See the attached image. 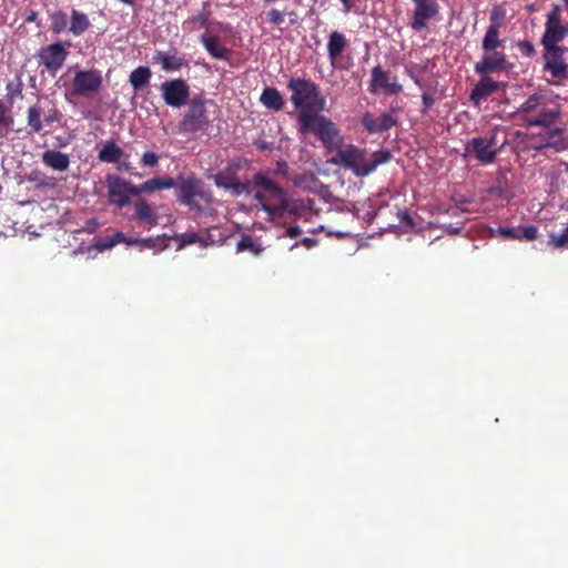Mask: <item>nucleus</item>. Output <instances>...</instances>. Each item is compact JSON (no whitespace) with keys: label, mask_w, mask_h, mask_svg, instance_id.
Listing matches in <instances>:
<instances>
[{"label":"nucleus","mask_w":568,"mask_h":568,"mask_svg":"<svg viewBox=\"0 0 568 568\" xmlns=\"http://www.w3.org/2000/svg\"><path fill=\"white\" fill-rule=\"evenodd\" d=\"M159 158L154 152H144L142 155V163L145 166H154L158 164Z\"/></svg>","instance_id":"obj_48"},{"label":"nucleus","mask_w":568,"mask_h":568,"mask_svg":"<svg viewBox=\"0 0 568 568\" xmlns=\"http://www.w3.org/2000/svg\"><path fill=\"white\" fill-rule=\"evenodd\" d=\"M90 20L84 12L72 9L69 26L70 33L75 37H80L90 28Z\"/></svg>","instance_id":"obj_25"},{"label":"nucleus","mask_w":568,"mask_h":568,"mask_svg":"<svg viewBox=\"0 0 568 568\" xmlns=\"http://www.w3.org/2000/svg\"><path fill=\"white\" fill-rule=\"evenodd\" d=\"M410 78L413 79V81L419 87V88H423V84L420 82V80L415 77L414 74H410Z\"/></svg>","instance_id":"obj_58"},{"label":"nucleus","mask_w":568,"mask_h":568,"mask_svg":"<svg viewBox=\"0 0 568 568\" xmlns=\"http://www.w3.org/2000/svg\"><path fill=\"white\" fill-rule=\"evenodd\" d=\"M302 233V229L300 226H291L285 231L284 236L294 239Z\"/></svg>","instance_id":"obj_52"},{"label":"nucleus","mask_w":568,"mask_h":568,"mask_svg":"<svg viewBox=\"0 0 568 568\" xmlns=\"http://www.w3.org/2000/svg\"><path fill=\"white\" fill-rule=\"evenodd\" d=\"M465 152L473 155L480 164H491L499 152V149L496 148V136L473 138L466 143Z\"/></svg>","instance_id":"obj_8"},{"label":"nucleus","mask_w":568,"mask_h":568,"mask_svg":"<svg viewBox=\"0 0 568 568\" xmlns=\"http://www.w3.org/2000/svg\"><path fill=\"white\" fill-rule=\"evenodd\" d=\"M123 241H126V236L122 232L118 231V232L113 233L112 235L100 240L97 243V248L100 252H102L104 250L112 248L116 244L123 243Z\"/></svg>","instance_id":"obj_33"},{"label":"nucleus","mask_w":568,"mask_h":568,"mask_svg":"<svg viewBox=\"0 0 568 568\" xmlns=\"http://www.w3.org/2000/svg\"><path fill=\"white\" fill-rule=\"evenodd\" d=\"M179 199L181 203L189 206L193 211H202L203 207L195 201L196 197L202 200L207 206L212 203V194L204 186L201 180L195 176L183 179L179 185Z\"/></svg>","instance_id":"obj_6"},{"label":"nucleus","mask_w":568,"mask_h":568,"mask_svg":"<svg viewBox=\"0 0 568 568\" xmlns=\"http://www.w3.org/2000/svg\"><path fill=\"white\" fill-rule=\"evenodd\" d=\"M371 84L373 89L375 88H384L389 93L396 94L403 90V87L397 82H389L387 73L379 67H375L372 70V81Z\"/></svg>","instance_id":"obj_22"},{"label":"nucleus","mask_w":568,"mask_h":568,"mask_svg":"<svg viewBox=\"0 0 568 568\" xmlns=\"http://www.w3.org/2000/svg\"><path fill=\"white\" fill-rule=\"evenodd\" d=\"M260 102L272 111H280L284 105L283 97L275 88H265L260 97Z\"/></svg>","instance_id":"obj_26"},{"label":"nucleus","mask_w":568,"mask_h":568,"mask_svg":"<svg viewBox=\"0 0 568 568\" xmlns=\"http://www.w3.org/2000/svg\"><path fill=\"white\" fill-rule=\"evenodd\" d=\"M506 18V10L501 6H494L490 11V21L491 24L488 28H496V30H500L504 24Z\"/></svg>","instance_id":"obj_35"},{"label":"nucleus","mask_w":568,"mask_h":568,"mask_svg":"<svg viewBox=\"0 0 568 568\" xmlns=\"http://www.w3.org/2000/svg\"><path fill=\"white\" fill-rule=\"evenodd\" d=\"M51 30L55 34H60L67 30L68 16L63 11H55L50 16Z\"/></svg>","instance_id":"obj_32"},{"label":"nucleus","mask_w":568,"mask_h":568,"mask_svg":"<svg viewBox=\"0 0 568 568\" xmlns=\"http://www.w3.org/2000/svg\"><path fill=\"white\" fill-rule=\"evenodd\" d=\"M348 42L346 37L338 31H332L327 41V54L333 68L347 69L349 61L344 62L343 52Z\"/></svg>","instance_id":"obj_14"},{"label":"nucleus","mask_w":568,"mask_h":568,"mask_svg":"<svg viewBox=\"0 0 568 568\" xmlns=\"http://www.w3.org/2000/svg\"><path fill=\"white\" fill-rule=\"evenodd\" d=\"M267 21L274 26H281L284 22V13L277 9L267 12Z\"/></svg>","instance_id":"obj_44"},{"label":"nucleus","mask_w":568,"mask_h":568,"mask_svg":"<svg viewBox=\"0 0 568 568\" xmlns=\"http://www.w3.org/2000/svg\"><path fill=\"white\" fill-rule=\"evenodd\" d=\"M108 185V196L110 203L124 207L130 201L128 196L126 181L119 176H108L106 179Z\"/></svg>","instance_id":"obj_18"},{"label":"nucleus","mask_w":568,"mask_h":568,"mask_svg":"<svg viewBox=\"0 0 568 568\" xmlns=\"http://www.w3.org/2000/svg\"><path fill=\"white\" fill-rule=\"evenodd\" d=\"M42 115H43V122L47 125H51L53 122H57L60 120V112L53 106L49 108L48 110L44 109V113Z\"/></svg>","instance_id":"obj_43"},{"label":"nucleus","mask_w":568,"mask_h":568,"mask_svg":"<svg viewBox=\"0 0 568 568\" xmlns=\"http://www.w3.org/2000/svg\"><path fill=\"white\" fill-rule=\"evenodd\" d=\"M538 236V229L534 225H529L519 231V239L521 241H534Z\"/></svg>","instance_id":"obj_42"},{"label":"nucleus","mask_w":568,"mask_h":568,"mask_svg":"<svg viewBox=\"0 0 568 568\" xmlns=\"http://www.w3.org/2000/svg\"><path fill=\"white\" fill-rule=\"evenodd\" d=\"M136 219L148 227L152 229L158 224V214L154 209L144 200H140L134 205Z\"/></svg>","instance_id":"obj_23"},{"label":"nucleus","mask_w":568,"mask_h":568,"mask_svg":"<svg viewBox=\"0 0 568 568\" xmlns=\"http://www.w3.org/2000/svg\"><path fill=\"white\" fill-rule=\"evenodd\" d=\"M67 57L68 50L60 42L43 47L38 53L39 63L51 74H55L62 68Z\"/></svg>","instance_id":"obj_12"},{"label":"nucleus","mask_w":568,"mask_h":568,"mask_svg":"<svg viewBox=\"0 0 568 568\" xmlns=\"http://www.w3.org/2000/svg\"><path fill=\"white\" fill-rule=\"evenodd\" d=\"M176 185L172 178H154L144 182L145 193H153L160 190L172 189Z\"/></svg>","instance_id":"obj_31"},{"label":"nucleus","mask_w":568,"mask_h":568,"mask_svg":"<svg viewBox=\"0 0 568 568\" xmlns=\"http://www.w3.org/2000/svg\"><path fill=\"white\" fill-rule=\"evenodd\" d=\"M507 67V58L503 51L495 49L493 51H484L481 59L475 63V72L486 74L505 70Z\"/></svg>","instance_id":"obj_15"},{"label":"nucleus","mask_w":568,"mask_h":568,"mask_svg":"<svg viewBox=\"0 0 568 568\" xmlns=\"http://www.w3.org/2000/svg\"><path fill=\"white\" fill-rule=\"evenodd\" d=\"M123 156V150L113 141L105 142L99 151L98 158L105 163H116Z\"/></svg>","instance_id":"obj_28"},{"label":"nucleus","mask_w":568,"mask_h":568,"mask_svg":"<svg viewBox=\"0 0 568 568\" xmlns=\"http://www.w3.org/2000/svg\"><path fill=\"white\" fill-rule=\"evenodd\" d=\"M362 123L368 133L374 134L387 131L396 125L397 116L394 110L382 113L377 118H374L371 113H365Z\"/></svg>","instance_id":"obj_16"},{"label":"nucleus","mask_w":568,"mask_h":568,"mask_svg":"<svg viewBox=\"0 0 568 568\" xmlns=\"http://www.w3.org/2000/svg\"><path fill=\"white\" fill-rule=\"evenodd\" d=\"M490 234L493 236H503L505 239H519V231L514 227L500 226L497 229H491Z\"/></svg>","instance_id":"obj_39"},{"label":"nucleus","mask_w":568,"mask_h":568,"mask_svg":"<svg viewBox=\"0 0 568 568\" xmlns=\"http://www.w3.org/2000/svg\"><path fill=\"white\" fill-rule=\"evenodd\" d=\"M499 82L494 81L489 77H483L474 87L469 99L476 106H479L483 100L487 99L494 92L499 90Z\"/></svg>","instance_id":"obj_20"},{"label":"nucleus","mask_w":568,"mask_h":568,"mask_svg":"<svg viewBox=\"0 0 568 568\" xmlns=\"http://www.w3.org/2000/svg\"><path fill=\"white\" fill-rule=\"evenodd\" d=\"M251 191L261 207L271 219L287 212L295 214L296 209L287 199L286 192L273 179L264 173H256L251 180Z\"/></svg>","instance_id":"obj_1"},{"label":"nucleus","mask_w":568,"mask_h":568,"mask_svg":"<svg viewBox=\"0 0 568 568\" xmlns=\"http://www.w3.org/2000/svg\"><path fill=\"white\" fill-rule=\"evenodd\" d=\"M13 123V119L10 114L9 108L3 101L0 100V126L9 128Z\"/></svg>","instance_id":"obj_40"},{"label":"nucleus","mask_w":568,"mask_h":568,"mask_svg":"<svg viewBox=\"0 0 568 568\" xmlns=\"http://www.w3.org/2000/svg\"><path fill=\"white\" fill-rule=\"evenodd\" d=\"M343 4V12H351L359 0H339Z\"/></svg>","instance_id":"obj_51"},{"label":"nucleus","mask_w":568,"mask_h":568,"mask_svg":"<svg viewBox=\"0 0 568 568\" xmlns=\"http://www.w3.org/2000/svg\"><path fill=\"white\" fill-rule=\"evenodd\" d=\"M517 115L529 126H549L559 112L547 109L542 95L532 94L518 108Z\"/></svg>","instance_id":"obj_5"},{"label":"nucleus","mask_w":568,"mask_h":568,"mask_svg":"<svg viewBox=\"0 0 568 568\" xmlns=\"http://www.w3.org/2000/svg\"><path fill=\"white\" fill-rule=\"evenodd\" d=\"M160 90L163 101L171 108H182L190 98V87L180 78L163 82Z\"/></svg>","instance_id":"obj_9"},{"label":"nucleus","mask_w":568,"mask_h":568,"mask_svg":"<svg viewBox=\"0 0 568 568\" xmlns=\"http://www.w3.org/2000/svg\"><path fill=\"white\" fill-rule=\"evenodd\" d=\"M298 131L316 135L328 153H335L344 145L343 135L336 124L321 114L302 113L298 116Z\"/></svg>","instance_id":"obj_3"},{"label":"nucleus","mask_w":568,"mask_h":568,"mask_svg":"<svg viewBox=\"0 0 568 568\" xmlns=\"http://www.w3.org/2000/svg\"><path fill=\"white\" fill-rule=\"evenodd\" d=\"M213 179L216 186L229 191V189L232 186V184L237 178L233 173L220 172L215 174Z\"/></svg>","instance_id":"obj_38"},{"label":"nucleus","mask_w":568,"mask_h":568,"mask_svg":"<svg viewBox=\"0 0 568 568\" xmlns=\"http://www.w3.org/2000/svg\"><path fill=\"white\" fill-rule=\"evenodd\" d=\"M521 48L528 53L531 54L534 52V47L529 42H525L521 44Z\"/></svg>","instance_id":"obj_56"},{"label":"nucleus","mask_w":568,"mask_h":568,"mask_svg":"<svg viewBox=\"0 0 568 568\" xmlns=\"http://www.w3.org/2000/svg\"><path fill=\"white\" fill-rule=\"evenodd\" d=\"M236 247H237V251H239V252L250 251V252H252L254 255H258V254L263 251V248H262L261 244H260V243H257L256 241H254V240H253L251 236H248V235L243 236V237L239 241V243H237Z\"/></svg>","instance_id":"obj_34"},{"label":"nucleus","mask_w":568,"mask_h":568,"mask_svg":"<svg viewBox=\"0 0 568 568\" xmlns=\"http://www.w3.org/2000/svg\"><path fill=\"white\" fill-rule=\"evenodd\" d=\"M123 244L126 246L138 245L139 246V239L128 237L126 241H123Z\"/></svg>","instance_id":"obj_55"},{"label":"nucleus","mask_w":568,"mask_h":568,"mask_svg":"<svg viewBox=\"0 0 568 568\" xmlns=\"http://www.w3.org/2000/svg\"><path fill=\"white\" fill-rule=\"evenodd\" d=\"M207 124L204 102L201 98H194L185 112L180 128L183 132H196Z\"/></svg>","instance_id":"obj_11"},{"label":"nucleus","mask_w":568,"mask_h":568,"mask_svg":"<svg viewBox=\"0 0 568 568\" xmlns=\"http://www.w3.org/2000/svg\"><path fill=\"white\" fill-rule=\"evenodd\" d=\"M44 113V108L40 104H34L28 109V125L31 128L32 132L39 133L43 125L41 118Z\"/></svg>","instance_id":"obj_30"},{"label":"nucleus","mask_w":568,"mask_h":568,"mask_svg":"<svg viewBox=\"0 0 568 568\" xmlns=\"http://www.w3.org/2000/svg\"><path fill=\"white\" fill-rule=\"evenodd\" d=\"M504 47V41L499 38V30L496 28H487L486 33L481 41L484 51H493Z\"/></svg>","instance_id":"obj_29"},{"label":"nucleus","mask_w":568,"mask_h":568,"mask_svg":"<svg viewBox=\"0 0 568 568\" xmlns=\"http://www.w3.org/2000/svg\"><path fill=\"white\" fill-rule=\"evenodd\" d=\"M433 104H434V99L430 95H428V94H423L424 111H426L429 108H432Z\"/></svg>","instance_id":"obj_54"},{"label":"nucleus","mask_w":568,"mask_h":568,"mask_svg":"<svg viewBox=\"0 0 568 568\" xmlns=\"http://www.w3.org/2000/svg\"><path fill=\"white\" fill-rule=\"evenodd\" d=\"M102 73L97 69L78 71L72 81V93L89 97L102 87Z\"/></svg>","instance_id":"obj_10"},{"label":"nucleus","mask_w":568,"mask_h":568,"mask_svg":"<svg viewBox=\"0 0 568 568\" xmlns=\"http://www.w3.org/2000/svg\"><path fill=\"white\" fill-rule=\"evenodd\" d=\"M126 189H128V196L129 199L131 196H138L142 193H145V190H144V183L140 184V185H134L130 182L126 181Z\"/></svg>","instance_id":"obj_47"},{"label":"nucleus","mask_w":568,"mask_h":568,"mask_svg":"<svg viewBox=\"0 0 568 568\" xmlns=\"http://www.w3.org/2000/svg\"><path fill=\"white\" fill-rule=\"evenodd\" d=\"M139 247L140 250L143 248H158V250H164L166 247L165 237H146V239H139Z\"/></svg>","instance_id":"obj_37"},{"label":"nucleus","mask_w":568,"mask_h":568,"mask_svg":"<svg viewBox=\"0 0 568 568\" xmlns=\"http://www.w3.org/2000/svg\"><path fill=\"white\" fill-rule=\"evenodd\" d=\"M548 243L554 248H568V226L561 233H551Z\"/></svg>","instance_id":"obj_36"},{"label":"nucleus","mask_w":568,"mask_h":568,"mask_svg":"<svg viewBox=\"0 0 568 568\" xmlns=\"http://www.w3.org/2000/svg\"><path fill=\"white\" fill-rule=\"evenodd\" d=\"M201 42L204 45L205 50L213 57L219 60H226L230 53V50L224 47L220 39L215 36H202Z\"/></svg>","instance_id":"obj_24"},{"label":"nucleus","mask_w":568,"mask_h":568,"mask_svg":"<svg viewBox=\"0 0 568 568\" xmlns=\"http://www.w3.org/2000/svg\"><path fill=\"white\" fill-rule=\"evenodd\" d=\"M121 2H123L124 4H129V6H133L139 0H120Z\"/></svg>","instance_id":"obj_59"},{"label":"nucleus","mask_w":568,"mask_h":568,"mask_svg":"<svg viewBox=\"0 0 568 568\" xmlns=\"http://www.w3.org/2000/svg\"><path fill=\"white\" fill-rule=\"evenodd\" d=\"M415 10L410 28L420 31L427 27L428 21L439 13V6L436 0H413Z\"/></svg>","instance_id":"obj_13"},{"label":"nucleus","mask_w":568,"mask_h":568,"mask_svg":"<svg viewBox=\"0 0 568 568\" xmlns=\"http://www.w3.org/2000/svg\"><path fill=\"white\" fill-rule=\"evenodd\" d=\"M568 34V23L561 20V9L559 6H552L547 14L545 23V33L541 39L544 48L556 47Z\"/></svg>","instance_id":"obj_7"},{"label":"nucleus","mask_w":568,"mask_h":568,"mask_svg":"<svg viewBox=\"0 0 568 568\" xmlns=\"http://www.w3.org/2000/svg\"><path fill=\"white\" fill-rule=\"evenodd\" d=\"M545 69L555 78H562L567 73L568 64L564 59V49L556 45L545 48Z\"/></svg>","instance_id":"obj_17"},{"label":"nucleus","mask_w":568,"mask_h":568,"mask_svg":"<svg viewBox=\"0 0 568 568\" xmlns=\"http://www.w3.org/2000/svg\"><path fill=\"white\" fill-rule=\"evenodd\" d=\"M549 145H552L556 151H564L568 148V141L560 140V141L554 142V143H549Z\"/></svg>","instance_id":"obj_53"},{"label":"nucleus","mask_w":568,"mask_h":568,"mask_svg":"<svg viewBox=\"0 0 568 568\" xmlns=\"http://www.w3.org/2000/svg\"><path fill=\"white\" fill-rule=\"evenodd\" d=\"M399 216H400L402 221H407L409 224H412V219L407 212H402L399 214Z\"/></svg>","instance_id":"obj_57"},{"label":"nucleus","mask_w":568,"mask_h":568,"mask_svg":"<svg viewBox=\"0 0 568 568\" xmlns=\"http://www.w3.org/2000/svg\"><path fill=\"white\" fill-rule=\"evenodd\" d=\"M153 61L160 64L165 72H174L185 65L184 58L179 55L176 50L155 51Z\"/></svg>","instance_id":"obj_19"},{"label":"nucleus","mask_w":568,"mask_h":568,"mask_svg":"<svg viewBox=\"0 0 568 568\" xmlns=\"http://www.w3.org/2000/svg\"><path fill=\"white\" fill-rule=\"evenodd\" d=\"M388 160V153L374 152L368 156L365 150L353 144H346L338 149L328 162L351 170L356 176L364 178Z\"/></svg>","instance_id":"obj_2"},{"label":"nucleus","mask_w":568,"mask_h":568,"mask_svg":"<svg viewBox=\"0 0 568 568\" xmlns=\"http://www.w3.org/2000/svg\"><path fill=\"white\" fill-rule=\"evenodd\" d=\"M42 163L53 171L64 172L69 169L70 156L57 150H47L41 154Z\"/></svg>","instance_id":"obj_21"},{"label":"nucleus","mask_w":568,"mask_h":568,"mask_svg":"<svg viewBox=\"0 0 568 568\" xmlns=\"http://www.w3.org/2000/svg\"><path fill=\"white\" fill-rule=\"evenodd\" d=\"M200 241V236L196 233H184L181 235V244L190 245Z\"/></svg>","instance_id":"obj_49"},{"label":"nucleus","mask_w":568,"mask_h":568,"mask_svg":"<svg viewBox=\"0 0 568 568\" xmlns=\"http://www.w3.org/2000/svg\"><path fill=\"white\" fill-rule=\"evenodd\" d=\"M287 88L291 91V102L298 111L297 118L302 113L317 114L325 106V99L321 94L318 87L310 80L293 78L288 81Z\"/></svg>","instance_id":"obj_4"},{"label":"nucleus","mask_w":568,"mask_h":568,"mask_svg":"<svg viewBox=\"0 0 568 568\" xmlns=\"http://www.w3.org/2000/svg\"><path fill=\"white\" fill-rule=\"evenodd\" d=\"M7 90V97L10 101H13L16 95H19L21 93V84L20 83H13L9 82L6 85Z\"/></svg>","instance_id":"obj_46"},{"label":"nucleus","mask_w":568,"mask_h":568,"mask_svg":"<svg viewBox=\"0 0 568 568\" xmlns=\"http://www.w3.org/2000/svg\"><path fill=\"white\" fill-rule=\"evenodd\" d=\"M229 192L233 195V196H240L244 193H247V194H252V191H251V182L248 184H243L241 183L237 179L234 181V183L232 184V186L229 189Z\"/></svg>","instance_id":"obj_41"},{"label":"nucleus","mask_w":568,"mask_h":568,"mask_svg":"<svg viewBox=\"0 0 568 568\" xmlns=\"http://www.w3.org/2000/svg\"><path fill=\"white\" fill-rule=\"evenodd\" d=\"M151 77V69L149 67L141 65L130 73L129 82L134 89V91H139L149 84Z\"/></svg>","instance_id":"obj_27"},{"label":"nucleus","mask_w":568,"mask_h":568,"mask_svg":"<svg viewBox=\"0 0 568 568\" xmlns=\"http://www.w3.org/2000/svg\"><path fill=\"white\" fill-rule=\"evenodd\" d=\"M29 181L36 182L38 185H43V186H52L54 184L52 178H47L39 173L31 174L29 176Z\"/></svg>","instance_id":"obj_45"},{"label":"nucleus","mask_w":568,"mask_h":568,"mask_svg":"<svg viewBox=\"0 0 568 568\" xmlns=\"http://www.w3.org/2000/svg\"><path fill=\"white\" fill-rule=\"evenodd\" d=\"M316 240L312 239V237H304L301 242H295L291 247L290 250H293L295 247H297L300 244H303L306 248H312L316 245Z\"/></svg>","instance_id":"obj_50"}]
</instances>
